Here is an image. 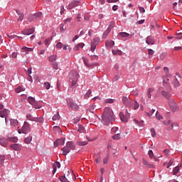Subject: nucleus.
Segmentation results:
<instances>
[{
	"mask_svg": "<svg viewBox=\"0 0 182 182\" xmlns=\"http://www.w3.org/2000/svg\"><path fill=\"white\" fill-rule=\"evenodd\" d=\"M114 112L111 108L106 107L104 108V112L102 114V123L107 125L110 122H114Z\"/></svg>",
	"mask_w": 182,
	"mask_h": 182,
	"instance_id": "nucleus-1",
	"label": "nucleus"
},
{
	"mask_svg": "<svg viewBox=\"0 0 182 182\" xmlns=\"http://www.w3.org/2000/svg\"><path fill=\"white\" fill-rule=\"evenodd\" d=\"M79 75L77 71H72L70 73V82H71V86H75L77 82L78 81Z\"/></svg>",
	"mask_w": 182,
	"mask_h": 182,
	"instance_id": "nucleus-2",
	"label": "nucleus"
},
{
	"mask_svg": "<svg viewBox=\"0 0 182 182\" xmlns=\"http://www.w3.org/2000/svg\"><path fill=\"white\" fill-rule=\"evenodd\" d=\"M30 131V126L29 124L26 122L23 123V127L21 129L18 130V134H27Z\"/></svg>",
	"mask_w": 182,
	"mask_h": 182,
	"instance_id": "nucleus-3",
	"label": "nucleus"
},
{
	"mask_svg": "<svg viewBox=\"0 0 182 182\" xmlns=\"http://www.w3.org/2000/svg\"><path fill=\"white\" fill-rule=\"evenodd\" d=\"M122 101L123 105H124L126 107H131L133 105V102L132 99L127 96H123L122 98Z\"/></svg>",
	"mask_w": 182,
	"mask_h": 182,
	"instance_id": "nucleus-4",
	"label": "nucleus"
},
{
	"mask_svg": "<svg viewBox=\"0 0 182 182\" xmlns=\"http://www.w3.org/2000/svg\"><path fill=\"white\" fill-rule=\"evenodd\" d=\"M66 102L68 106L73 110H77L79 109V105H77L76 102L72 101L70 98H67Z\"/></svg>",
	"mask_w": 182,
	"mask_h": 182,
	"instance_id": "nucleus-5",
	"label": "nucleus"
},
{
	"mask_svg": "<svg viewBox=\"0 0 182 182\" xmlns=\"http://www.w3.org/2000/svg\"><path fill=\"white\" fill-rule=\"evenodd\" d=\"M42 17V13L41 12H38L37 14H35L33 15H31L29 18H28V21L30 22H33L35 21L36 20H38V18H41Z\"/></svg>",
	"mask_w": 182,
	"mask_h": 182,
	"instance_id": "nucleus-6",
	"label": "nucleus"
},
{
	"mask_svg": "<svg viewBox=\"0 0 182 182\" xmlns=\"http://www.w3.org/2000/svg\"><path fill=\"white\" fill-rule=\"evenodd\" d=\"M169 105L171 107V109L173 112H175L178 110V107L177 104H176V102L173 100V99H171L169 102Z\"/></svg>",
	"mask_w": 182,
	"mask_h": 182,
	"instance_id": "nucleus-7",
	"label": "nucleus"
},
{
	"mask_svg": "<svg viewBox=\"0 0 182 182\" xmlns=\"http://www.w3.org/2000/svg\"><path fill=\"white\" fill-rule=\"evenodd\" d=\"M28 102L30 105H33L36 109H40L41 107H36L38 106V104H37L36 100L34 97H28Z\"/></svg>",
	"mask_w": 182,
	"mask_h": 182,
	"instance_id": "nucleus-8",
	"label": "nucleus"
},
{
	"mask_svg": "<svg viewBox=\"0 0 182 182\" xmlns=\"http://www.w3.org/2000/svg\"><path fill=\"white\" fill-rule=\"evenodd\" d=\"M79 4H80V1H78L77 0H73V1L70 3V4H68V6H67V9L69 10H71L72 9L76 6H78Z\"/></svg>",
	"mask_w": 182,
	"mask_h": 182,
	"instance_id": "nucleus-9",
	"label": "nucleus"
},
{
	"mask_svg": "<svg viewBox=\"0 0 182 182\" xmlns=\"http://www.w3.org/2000/svg\"><path fill=\"white\" fill-rule=\"evenodd\" d=\"M9 113V109H3L2 111H0V117L5 118V122H6V117H8Z\"/></svg>",
	"mask_w": 182,
	"mask_h": 182,
	"instance_id": "nucleus-10",
	"label": "nucleus"
},
{
	"mask_svg": "<svg viewBox=\"0 0 182 182\" xmlns=\"http://www.w3.org/2000/svg\"><path fill=\"white\" fill-rule=\"evenodd\" d=\"M35 30L33 28L26 29L21 32L22 34L29 36L34 33Z\"/></svg>",
	"mask_w": 182,
	"mask_h": 182,
	"instance_id": "nucleus-11",
	"label": "nucleus"
},
{
	"mask_svg": "<svg viewBox=\"0 0 182 182\" xmlns=\"http://www.w3.org/2000/svg\"><path fill=\"white\" fill-rule=\"evenodd\" d=\"M64 144H65V139L62 138V139H57L54 142V146H55V147H57L59 145H63Z\"/></svg>",
	"mask_w": 182,
	"mask_h": 182,
	"instance_id": "nucleus-12",
	"label": "nucleus"
},
{
	"mask_svg": "<svg viewBox=\"0 0 182 182\" xmlns=\"http://www.w3.org/2000/svg\"><path fill=\"white\" fill-rule=\"evenodd\" d=\"M21 50H22V52H24L26 53V55H28L29 53V52H33V48H28L26 46H23L21 48Z\"/></svg>",
	"mask_w": 182,
	"mask_h": 182,
	"instance_id": "nucleus-13",
	"label": "nucleus"
},
{
	"mask_svg": "<svg viewBox=\"0 0 182 182\" xmlns=\"http://www.w3.org/2000/svg\"><path fill=\"white\" fill-rule=\"evenodd\" d=\"M114 46V41L112 40H107L105 41V47L112 48Z\"/></svg>",
	"mask_w": 182,
	"mask_h": 182,
	"instance_id": "nucleus-14",
	"label": "nucleus"
},
{
	"mask_svg": "<svg viewBox=\"0 0 182 182\" xmlns=\"http://www.w3.org/2000/svg\"><path fill=\"white\" fill-rule=\"evenodd\" d=\"M119 115L120 120L122 122H128L129 119H128V117L124 116L123 112H119Z\"/></svg>",
	"mask_w": 182,
	"mask_h": 182,
	"instance_id": "nucleus-15",
	"label": "nucleus"
},
{
	"mask_svg": "<svg viewBox=\"0 0 182 182\" xmlns=\"http://www.w3.org/2000/svg\"><path fill=\"white\" fill-rule=\"evenodd\" d=\"M60 164L59 162H55L53 165V174L54 175L55 173L57 171V168H60Z\"/></svg>",
	"mask_w": 182,
	"mask_h": 182,
	"instance_id": "nucleus-16",
	"label": "nucleus"
},
{
	"mask_svg": "<svg viewBox=\"0 0 182 182\" xmlns=\"http://www.w3.org/2000/svg\"><path fill=\"white\" fill-rule=\"evenodd\" d=\"M66 146L70 150H74L75 149V145L73 141H68L66 144Z\"/></svg>",
	"mask_w": 182,
	"mask_h": 182,
	"instance_id": "nucleus-17",
	"label": "nucleus"
},
{
	"mask_svg": "<svg viewBox=\"0 0 182 182\" xmlns=\"http://www.w3.org/2000/svg\"><path fill=\"white\" fill-rule=\"evenodd\" d=\"M59 179L61 182H71L72 181L71 178H66L65 176H60Z\"/></svg>",
	"mask_w": 182,
	"mask_h": 182,
	"instance_id": "nucleus-18",
	"label": "nucleus"
},
{
	"mask_svg": "<svg viewBox=\"0 0 182 182\" xmlns=\"http://www.w3.org/2000/svg\"><path fill=\"white\" fill-rule=\"evenodd\" d=\"M10 146L15 151H19L21 149V146L18 144H11L10 145Z\"/></svg>",
	"mask_w": 182,
	"mask_h": 182,
	"instance_id": "nucleus-19",
	"label": "nucleus"
},
{
	"mask_svg": "<svg viewBox=\"0 0 182 182\" xmlns=\"http://www.w3.org/2000/svg\"><path fill=\"white\" fill-rule=\"evenodd\" d=\"M63 151V155L66 156L70 151V149L67 146V145L62 149Z\"/></svg>",
	"mask_w": 182,
	"mask_h": 182,
	"instance_id": "nucleus-20",
	"label": "nucleus"
},
{
	"mask_svg": "<svg viewBox=\"0 0 182 182\" xmlns=\"http://www.w3.org/2000/svg\"><path fill=\"white\" fill-rule=\"evenodd\" d=\"M173 86H174L175 88H177V87H180V82H179V81L177 80L176 77H174V78H173Z\"/></svg>",
	"mask_w": 182,
	"mask_h": 182,
	"instance_id": "nucleus-21",
	"label": "nucleus"
},
{
	"mask_svg": "<svg viewBox=\"0 0 182 182\" xmlns=\"http://www.w3.org/2000/svg\"><path fill=\"white\" fill-rule=\"evenodd\" d=\"M112 55H118L119 56H122L123 55V53L120 50H112Z\"/></svg>",
	"mask_w": 182,
	"mask_h": 182,
	"instance_id": "nucleus-22",
	"label": "nucleus"
},
{
	"mask_svg": "<svg viewBox=\"0 0 182 182\" xmlns=\"http://www.w3.org/2000/svg\"><path fill=\"white\" fill-rule=\"evenodd\" d=\"M146 43L149 45H153L154 43V40L150 36L146 38Z\"/></svg>",
	"mask_w": 182,
	"mask_h": 182,
	"instance_id": "nucleus-23",
	"label": "nucleus"
},
{
	"mask_svg": "<svg viewBox=\"0 0 182 182\" xmlns=\"http://www.w3.org/2000/svg\"><path fill=\"white\" fill-rule=\"evenodd\" d=\"M57 59V56L55 55H52L48 57V61L50 63H53Z\"/></svg>",
	"mask_w": 182,
	"mask_h": 182,
	"instance_id": "nucleus-24",
	"label": "nucleus"
},
{
	"mask_svg": "<svg viewBox=\"0 0 182 182\" xmlns=\"http://www.w3.org/2000/svg\"><path fill=\"white\" fill-rule=\"evenodd\" d=\"M85 44L83 43H80L75 46L74 50L77 52V50H79L80 48H83Z\"/></svg>",
	"mask_w": 182,
	"mask_h": 182,
	"instance_id": "nucleus-25",
	"label": "nucleus"
},
{
	"mask_svg": "<svg viewBox=\"0 0 182 182\" xmlns=\"http://www.w3.org/2000/svg\"><path fill=\"white\" fill-rule=\"evenodd\" d=\"M82 59H83V62H84L85 65L87 67H92V65L89 64V60H88V59L86 57L83 56Z\"/></svg>",
	"mask_w": 182,
	"mask_h": 182,
	"instance_id": "nucleus-26",
	"label": "nucleus"
},
{
	"mask_svg": "<svg viewBox=\"0 0 182 182\" xmlns=\"http://www.w3.org/2000/svg\"><path fill=\"white\" fill-rule=\"evenodd\" d=\"M110 31H111V28H107L105 32H104V34L102 35V38L105 39Z\"/></svg>",
	"mask_w": 182,
	"mask_h": 182,
	"instance_id": "nucleus-27",
	"label": "nucleus"
},
{
	"mask_svg": "<svg viewBox=\"0 0 182 182\" xmlns=\"http://www.w3.org/2000/svg\"><path fill=\"white\" fill-rule=\"evenodd\" d=\"M162 95L166 97L167 100L169 99L170 97V94L169 92H166V91H162L161 92Z\"/></svg>",
	"mask_w": 182,
	"mask_h": 182,
	"instance_id": "nucleus-28",
	"label": "nucleus"
},
{
	"mask_svg": "<svg viewBox=\"0 0 182 182\" xmlns=\"http://www.w3.org/2000/svg\"><path fill=\"white\" fill-rule=\"evenodd\" d=\"M143 163L144 166L149 167V168H151V167H153V164H149V162L145 159H143Z\"/></svg>",
	"mask_w": 182,
	"mask_h": 182,
	"instance_id": "nucleus-29",
	"label": "nucleus"
},
{
	"mask_svg": "<svg viewBox=\"0 0 182 182\" xmlns=\"http://www.w3.org/2000/svg\"><path fill=\"white\" fill-rule=\"evenodd\" d=\"M131 94L135 97H137L139 95V90L137 89L133 90L131 92Z\"/></svg>",
	"mask_w": 182,
	"mask_h": 182,
	"instance_id": "nucleus-30",
	"label": "nucleus"
},
{
	"mask_svg": "<svg viewBox=\"0 0 182 182\" xmlns=\"http://www.w3.org/2000/svg\"><path fill=\"white\" fill-rule=\"evenodd\" d=\"M0 144L3 146L4 147L7 146V141L4 139H0Z\"/></svg>",
	"mask_w": 182,
	"mask_h": 182,
	"instance_id": "nucleus-31",
	"label": "nucleus"
},
{
	"mask_svg": "<svg viewBox=\"0 0 182 182\" xmlns=\"http://www.w3.org/2000/svg\"><path fill=\"white\" fill-rule=\"evenodd\" d=\"M100 41V39L99 38H94V40L92 41L91 43L94 44L95 46H97L99 44Z\"/></svg>",
	"mask_w": 182,
	"mask_h": 182,
	"instance_id": "nucleus-32",
	"label": "nucleus"
},
{
	"mask_svg": "<svg viewBox=\"0 0 182 182\" xmlns=\"http://www.w3.org/2000/svg\"><path fill=\"white\" fill-rule=\"evenodd\" d=\"M135 124H136L139 127H144V122L143 120L139 122L138 120H134Z\"/></svg>",
	"mask_w": 182,
	"mask_h": 182,
	"instance_id": "nucleus-33",
	"label": "nucleus"
},
{
	"mask_svg": "<svg viewBox=\"0 0 182 182\" xmlns=\"http://www.w3.org/2000/svg\"><path fill=\"white\" fill-rule=\"evenodd\" d=\"M32 139H33V137H32V136H28L27 138H26V139H24V142H25L26 144H30V143L31 142Z\"/></svg>",
	"mask_w": 182,
	"mask_h": 182,
	"instance_id": "nucleus-34",
	"label": "nucleus"
},
{
	"mask_svg": "<svg viewBox=\"0 0 182 182\" xmlns=\"http://www.w3.org/2000/svg\"><path fill=\"white\" fill-rule=\"evenodd\" d=\"M154 91V89H153V88H149L148 90L147 96L149 98H151V93H153Z\"/></svg>",
	"mask_w": 182,
	"mask_h": 182,
	"instance_id": "nucleus-35",
	"label": "nucleus"
},
{
	"mask_svg": "<svg viewBox=\"0 0 182 182\" xmlns=\"http://www.w3.org/2000/svg\"><path fill=\"white\" fill-rule=\"evenodd\" d=\"M77 131L80 132V133H85V128L82 126V125H78V129Z\"/></svg>",
	"mask_w": 182,
	"mask_h": 182,
	"instance_id": "nucleus-36",
	"label": "nucleus"
},
{
	"mask_svg": "<svg viewBox=\"0 0 182 182\" xmlns=\"http://www.w3.org/2000/svg\"><path fill=\"white\" fill-rule=\"evenodd\" d=\"M23 91H24V88L22 87H16V88L15 89V92H16V93H20V92H23Z\"/></svg>",
	"mask_w": 182,
	"mask_h": 182,
	"instance_id": "nucleus-37",
	"label": "nucleus"
},
{
	"mask_svg": "<svg viewBox=\"0 0 182 182\" xmlns=\"http://www.w3.org/2000/svg\"><path fill=\"white\" fill-rule=\"evenodd\" d=\"M43 86L46 88V90L50 89V83H49V82H45Z\"/></svg>",
	"mask_w": 182,
	"mask_h": 182,
	"instance_id": "nucleus-38",
	"label": "nucleus"
},
{
	"mask_svg": "<svg viewBox=\"0 0 182 182\" xmlns=\"http://www.w3.org/2000/svg\"><path fill=\"white\" fill-rule=\"evenodd\" d=\"M26 119L30 120V121H33L34 122L35 117H33L31 114H27L26 115Z\"/></svg>",
	"mask_w": 182,
	"mask_h": 182,
	"instance_id": "nucleus-39",
	"label": "nucleus"
},
{
	"mask_svg": "<svg viewBox=\"0 0 182 182\" xmlns=\"http://www.w3.org/2000/svg\"><path fill=\"white\" fill-rule=\"evenodd\" d=\"M119 36L122 37V38H127V37L129 36V34L127 33L123 32V33H119Z\"/></svg>",
	"mask_w": 182,
	"mask_h": 182,
	"instance_id": "nucleus-40",
	"label": "nucleus"
},
{
	"mask_svg": "<svg viewBox=\"0 0 182 182\" xmlns=\"http://www.w3.org/2000/svg\"><path fill=\"white\" fill-rule=\"evenodd\" d=\"M114 102V99H111V98L105 99V103L107 104H113Z\"/></svg>",
	"mask_w": 182,
	"mask_h": 182,
	"instance_id": "nucleus-41",
	"label": "nucleus"
},
{
	"mask_svg": "<svg viewBox=\"0 0 182 182\" xmlns=\"http://www.w3.org/2000/svg\"><path fill=\"white\" fill-rule=\"evenodd\" d=\"M60 115H59V112H57V114H55L53 117L52 119H53V121H55V120H57V119H60Z\"/></svg>",
	"mask_w": 182,
	"mask_h": 182,
	"instance_id": "nucleus-42",
	"label": "nucleus"
},
{
	"mask_svg": "<svg viewBox=\"0 0 182 182\" xmlns=\"http://www.w3.org/2000/svg\"><path fill=\"white\" fill-rule=\"evenodd\" d=\"M8 141H9L11 142H17L18 138L17 137H10V138H8Z\"/></svg>",
	"mask_w": 182,
	"mask_h": 182,
	"instance_id": "nucleus-43",
	"label": "nucleus"
},
{
	"mask_svg": "<svg viewBox=\"0 0 182 182\" xmlns=\"http://www.w3.org/2000/svg\"><path fill=\"white\" fill-rule=\"evenodd\" d=\"M178 171H179V166H176V167L173 168V175H174V176L176 175V174L178 173Z\"/></svg>",
	"mask_w": 182,
	"mask_h": 182,
	"instance_id": "nucleus-44",
	"label": "nucleus"
},
{
	"mask_svg": "<svg viewBox=\"0 0 182 182\" xmlns=\"http://www.w3.org/2000/svg\"><path fill=\"white\" fill-rule=\"evenodd\" d=\"M88 144L87 141H77V144L79 146H85Z\"/></svg>",
	"mask_w": 182,
	"mask_h": 182,
	"instance_id": "nucleus-45",
	"label": "nucleus"
},
{
	"mask_svg": "<svg viewBox=\"0 0 182 182\" xmlns=\"http://www.w3.org/2000/svg\"><path fill=\"white\" fill-rule=\"evenodd\" d=\"M92 94L91 90H88V91L85 95V98H89L90 97V95Z\"/></svg>",
	"mask_w": 182,
	"mask_h": 182,
	"instance_id": "nucleus-46",
	"label": "nucleus"
},
{
	"mask_svg": "<svg viewBox=\"0 0 182 182\" xmlns=\"http://www.w3.org/2000/svg\"><path fill=\"white\" fill-rule=\"evenodd\" d=\"M51 41H52V37L47 38V39L45 40V41H44L45 45H46V46L49 45V43H50Z\"/></svg>",
	"mask_w": 182,
	"mask_h": 182,
	"instance_id": "nucleus-47",
	"label": "nucleus"
},
{
	"mask_svg": "<svg viewBox=\"0 0 182 182\" xmlns=\"http://www.w3.org/2000/svg\"><path fill=\"white\" fill-rule=\"evenodd\" d=\"M33 122H43V118H42V117H39V118L35 117Z\"/></svg>",
	"mask_w": 182,
	"mask_h": 182,
	"instance_id": "nucleus-48",
	"label": "nucleus"
},
{
	"mask_svg": "<svg viewBox=\"0 0 182 182\" xmlns=\"http://www.w3.org/2000/svg\"><path fill=\"white\" fill-rule=\"evenodd\" d=\"M18 56V53L14 52L10 55V58H13L14 59H16Z\"/></svg>",
	"mask_w": 182,
	"mask_h": 182,
	"instance_id": "nucleus-49",
	"label": "nucleus"
},
{
	"mask_svg": "<svg viewBox=\"0 0 182 182\" xmlns=\"http://www.w3.org/2000/svg\"><path fill=\"white\" fill-rule=\"evenodd\" d=\"M156 117L159 120L162 119V117L160 115V113L159 112V111H156Z\"/></svg>",
	"mask_w": 182,
	"mask_h": 182,
	"instance_id": "nucleus-50",
	"label": "nucleus"
},
{
	"mask_svg": "<svg viewBox=\"0 0 182 182\" xmlns=\"http://www.w3.org/2000/svg\"><path fill=\"white\" fill-rule=\"evenodd\" d=\"M101 160H102V157L100 156H98L97 158H95V163L98 164L99 163H100Z\"/></svg>",
	"mask_w": 182,
	"mask_h": 182,
	"instance_id": "nucleus-51",
	"label": "nucleus"
},
{
	"mask_svg": "<svg viewBox=\"0 0 182 182\" xmlns=\"http://www.w3.org/2000/svg\"><path fill=\"white\" fill-rule=\"evenodd\" d=\"M178 124L177 123H172L171 124V127H169V129H173V127H178Z\"/></svg>",
	"mask_w": 182,
	"mask_h": 182,
	"instance_id": "nucleus-52",
	"label": "nucleus"
},
{
	"mask_svg": "<svg viewBox=\"0 0 182 182\" xmlns=\"http://www.w3.org/2000/svg\"><path fill=\"white\" fill-rule=\"evenodd\" d=\"M151 134L152 137H156V130L154 129H151Z\"/></svg>",
	"mask_w": 182,
	"mask_h": 182,
	"instance_id": "nucleus-53",
	"label": "nucleus"
},
{
	"mask_svg": "<svg viewBox=\"0 0 182 182\" xmlns=\"http://www.w3.org/2000/svg\"><path fill=\"white\" fill-rule=\"evenodd\" d=\"M96 47H97V45L93 44V43H91V50H92V52H94L95 50Z\"/></svg>",
	"mask_w": 182,
	"mask_h": 182,
	"instance_id": "nucleus-54",
	"label": "nucleus"
},
{
	"mask_svg": "<svg viewBox=\"0 0 182 182\" xmlns=\"http://www.w3.org/2000/svg\"><path fill=\"white\" fill-rule=\"evenodd\" d=\"M165 58H166V53H162L160 56H159V59L161 60H164V59H165Z\"/></svg>",
	"mask_w": 182,
	"mask_h": 182,
	"instance_id": "nucleus-55",
	"label": "nucleus"
},
{
	"mask_svg": "<svg viewBox=\"0 0 182 182\" xmlns=\"http://www.w3.org/2000/svg\"><path fill=\"white\" fill-rule=\"evenodd\" d=\"M113 139H119L120 138V134H117L112 136Z\"/></svg>",
	"mask_w": 182,
	"mask_h": 182,
	"instance_id": "nucleus-56",
	"label": "nucleus"
},
{
	"mask_svg": "<svg viewBox=\"0 0 182 182\" xmlns=\"http://www.w3.org/2000/svg\"><path fill=\"white\" fill-rule=\"evenodd\" d=\"M148 154L151 159H152L154 156V154L153 153V151H151V150H149Z\"/></svg>",
	"mask_w": 182,
	"mask_h": 182,
	"instance_id": "nucleus-57",
	"label": "nucleus"
},
{
	"mask_svg": "<svg viewBox=\"0 0 182 182\" xmlns=\"http://www.w3.org/2000/svg\"><path fill=\"white\" fill-rule=\"evenodd\" d=\"M11 124L16 127L18 125V122L17 120H12L11 121Z\"/></svg>",
	"mask_w": 182,
	"mask_h": 182,
	"instance_id": "nucleus-58",
	"label": "nucleus"
},
{
	"mask_svg": "<svg viewBox=\"0 0 182 182\" xmlns=\"http://www.w3.org/2000/svg\"><path fill=\"white\" fill-rule=\"evenodd\" d=\"M139 10L140 13H141V14H144L146 12L145 9L143 7H141V6H139Z\"/></svg>",
	"mask_w": 182,
	"mask_h": 182,
	"instance_id": "nucleus-59",
	"label": "nucleus"
},
{
	"mask_svg": "<svg viewBox=\"0 0 182 182\" xmlns=\"http://www.w3.org/2000/svg\"><path fill=\"white\" fill-rule=\"evenodd\" d=\"M148 52H149V55L150 56H153L154 55V50H151V49H149L148 50Z\"/></svg>",
	"mask_w": 182,
	"mask_h": 182,
	"instance_id": "nucleus-60",
	"label": "nucleus"
},
{
	"mask_svg": "<svg viewBox=\"0 0 182 182\" xmlns=\"http://www.w3.org/2000/svg\"><path fill=\"white\" fill-rule=\"evenodd\" d=\"M173 163V161L171 159L167 165V168H169L171 166H172Z\"/></svg>",
	"mask_w": 182,
	"mask_h": 182,
	"instance_id": "nucleus-61",
	"label": "nucleus"
},
{
	"mask_svg": "<svg viewBox=\"0 0 182 182\" xmlns=\"http://www.w3.org/2000/svg\"><path fill=\"white\" fill-rule=\"evenodd\" d=\"M119 130V128L118 127H113L112 128L111 131L113 132V133H117V132Z\"/></svg>",
	"mask_w": 182,
	"mask_h": 182,
	"instance_id": "nucleus-62",
	"label": "nucleus"
},
{
	"mask_svg": "<svg viewBox=\"0 0 182 182\" xmlns=\"http://www.w3.org/2000/svg\"><path fill=\"white\" fill-rule=\"evenodd\" d=\"M23 18H24V15H21L18 18L17 21H22Z\"/></svg>",
	"mask_w": 182,
	"mask_h": 182,
	"instance_id": "nucleus-63",
	"label": "nucleus"
},
{
	"mask_svg": "<svg viewBox=\"0 0 182 182\" xmlns=\"http://www.w3.org/2000/svg\"><path fill=\"white\" fill-rule=\"evenodd\" d=\"M62 46H63V44L60 42H59L56 44V48H61Z\"/></svg>",
	"mask_w": 182,
	"mask_h": 182,
	"instance_id": "nucleus-64",
	"label": "nucleus"
}]
</instances>
